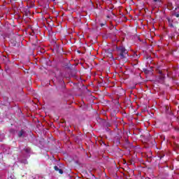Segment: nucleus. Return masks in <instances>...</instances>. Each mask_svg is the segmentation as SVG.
<instances>
[{
	"label": "nucleus",
	"instance_id": "4",
	"mask_svg": "<svg viewBox=\"0 0 179 179\" xmlns=\"http://www.w3.org/2000/svg\"><path fill=\"white\" fill-rule=\"evenodd\" d=\"M54 169H55V171H59V174H64V171H62V169L58 168V166H55Z\"/></svg>",
	"mask_w": 179,
	"mask_h": 179
},
{
	"label": "nucleus",
	"instance_id": "7",
	"mask_svg": "<svg viewBox=\"0 0 179 179\" xmlns=\"http://www.w3.org/2000/svg\"><path fill=\"white\" fill-rule=\"evenodd\" d=\"M173 16H176V17H179V14L178 13H174Z\"/></svg>",
	"mask_w": 179,
	"mask_h": 179
},
{
	"label": "nucleus",
	"instance_id": "1",
	"mask_svg": "<svg viewBox=\"0 0 179 179\" xmlns=\"http://www.w3.org/2000/svg\"><path fill=\"white\" fill-rule=\"evenodd\" d=\"M117 52L122 59L127 58V55H128V51L123 46H120L117 48Z\"/></svg>",
	"mask_w": 179,
	"mask_h": 179
},
{
	"label": "nucleus",
	"instance_id": "10",
	"mask_svg": "<svg viewBox=\"0 0 179 179\" xmlns=\"http://www.w3.org/2000/svg\"><path fill=\"white\" fill-rule=\"evenodd\" d=\"M154 2H160V0H154Z\"/></svg>",
	"mask_w": 179,
	"mask_h": 179
},
{
	"label": "nucleus",
	"instance_id": "9",
	"mask_svg": "<svg viewBox=\"0 0 179 179\" xmlns=\"http://www.w3.org/2000/svg\"><path fill=\"white\" fill-rule=\"evenodd\" d=\"M176 131H178V132H179V127H176Z\"/></svg>",
	"mask_w": 179,
	"mask_h": 179
},
{
	"label": "nucleus",
	"instance_id": "2",
	"mask_svg": "<svg viewBox=\"0 0 179 179\" xmlns=\"http://www.w3.org/2000/svg\"><path fill=\"white\" fill-rule=\"evenodd\" d=\"M30 152H31V149L30 148L27 147L24 148V150L22 151V153H26L27 155H30Z\"/></svg>",
	"mask_w": 179,
	"mask_h": 179
},
{
	"label": "nucleus",
	"instance_id": "3",
	"mask_svg": "<svg viewBox=\"0 0 179 179\" xmlns=\"http://www.w3.org/2000/svg\"><path fill=\"white\" fill-rule=\"evenodd\" d=\"M20 162L23 163L24 164H27V159H23V156L20 157Z\"/></svg>",
	"mask_w": 179,
	"mask_h": 179
},
{
	"label": "nucleus",
	"instance_id": "5",
	"mask_svg": "<svg viewBox=\"0 0 179 179\" xmlns=\"http://www.w3.org/2000/svg\"><path fill=\"white\" fill-rule=\"evenodd\" d=\"M26 132L24 130H21L18 132L17 135L19 138H22V136H24Z\"/></svg>",
	"mask_w": 179,
	"mask_h": 179
},
{
	"label": "nucleus",
	"instance_id": "11",
	"mask_svg": "<svg viewBox=\"0 0 179 179\" xmlns=\"http://www.w3.org/2000/svg\"><path fill=\"white\" fill-rule=\"evenodd\" d=\"M24 157H27V155H24Z\"/></svg>",
	"mask_w": 179,
	"mask_h": 179
},
{
	"label": "nucleus",
	"instance_id": "8",
	"mask_svg": "<svg viewBox=\"0 0 179 179\" xmlns=\"http://www.w3.org/2000/svg\"><path fill=\"white\" fill-rule=\"evenodd\" d=\"M3 139V134H0V141H2Z\"/></svg>",
	"mask_w": 179,
	"mask_h": 179
},
{
	"label": "nucleus",
	"instance_id": "6",
	"mask_svg": "<svg viewBox=\"0 0 179 179\" xmlns=\"http://www.w3.org/2000/svg\"><path fill=\"white\" fill-rule=\"evenodd\" d=\"M160 73V77L159 79H161V80H164V75H163V73H162V71H159Z\"/></svg>",
	"mask_w": 179,
	"mask_h": 179
}]
</instances>
